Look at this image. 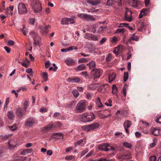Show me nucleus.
Masks as SVG:
<instances>
[{
    "label": "nucleus",
    "instance_id": "obj_1",
    "mask_svg": "<svg viewBox=\"0 0 161 161\" xmlns=\"http://www.w3.org/2000/svg\"><path fill=\"white\" fill-rule=\"evenodd\" d=\"M31 6L35 13H39L42 9L41 4L39 0H31Z\"/></svg>",
    "mask_w": 161,
    "mask_h": 161
},
{
    "label": "nucleus",
    "instance_id": "obj_2",
    "mask_svg": "<svg viewBox=\"0 0 161 161\" xmlns=\"http://www.w3.org/2000/svg\"><path fill=\"white\" fill-rule=\"evenodd\" d=\"M95 119V115L93 114L90 113L89 114H84L80 115V120L84 123L92 121Z\"/></svg>",
    "mask_w": 161,
    "mask_h": 161
},
{
    "label": "nucleus",
    "instance_id": "obj_3",
    "mask_svg": "<svg viewBox=\"0 0 161 161\" xmlns=\"http://www.w3.org/2000/svg\"><path fill=\"white\" fill-rule=\"evenodd\" d=\"M86 102L84 100L80 101L78 102L75 108L76 113H81L84 111L85 108Z\"/></svg>",
    "mask_w": 161,
    "mask_h": 161
},
{
    "label": "nucleus",
    "instance_id": "obj_4",
    "mask_svg": "<svg viewBox=\"0 0 161 161\" xmlns=\"http://www.w3.org/2000/svg\"><path fill=\"white\" fill-rule=\"evenodd\" d=\"M39 28L41 30L40 32L42 34L46 35L48 32V28L50 27L49 25H47L45 24L40 25L38 26Z\"/></svg>",
    "mask_w": 161,
    "mask_h": 161
},
{
    "label": "nucleus",
    "instance_id": "obj_5",
    "mask_svg": "<svg viewBox=\"0 0 161 161\" xmlns=\"http://www.w3.org/2000/svg\"><path fill=\"white\" fill-rule=\"evenodd\" d=\"M18 9L19 13L20 14H25L27 13V8L24 3H19Z\"/></svg>",
    "mask_w": 161,
    "mask_h": 161
},
{
    "label": "nucleus",
    "instance_id": "obj_6",
    "mask_svg": "<svg viewBox=\"0 0 161 161\" xmlns=\"http://www.w3.org/2000/svg\"><path fill=\"white\" fill-rule=\"evenodd\" d=\"M132 11L129 8H126V11L125 14L124 19L126 21L130 22L132 20Z\"/></svg>",
    "mask_w": 161,
    "mask_h": 161
},
{
    "label": "nucleus",
    "instance_id": "obj_7",
    "mask_svg": "<svg viewBox=\"0 0 161 161\" xmlns=\"http://www.w3.org/2000/svg\"><path fill=\"white\" fill-rule=\"evenodd\" d=\"M26 110L21 108H18L16 110V113L17 116L19 118L24 116L26 113Z\"/></svg>",
    "mask_w": 161,
    "mask_h": 161
},
{
    "label": "nucleus",
    "instance_id": "obj_8",
    "mask_svg": "<svg viewBox=\"0 0 161 161\" xmlns=\"http://www.w3.org/2000/svg\"><path fill=\"white\" fill-rule=\"evenodd\" d=\"M17 142L13 139H11L8 142V148L10 151H13L16 147Z\"/></svg>",
    "mask_w": 161,
    "mask_h": 161
},
{
    "label": "nucleus",
    "instance_id": "obj_9",
    "mask_svg": "<svg viewBox=\"0 0 161 161\" xmlns=\"http://www.w3.org/2000/svg\"><path fill=\"white\" fill-rule=\"evenodd\" d=\"M109 146L107 143L103 144L100 145L98 147V149L101 150L108 151L109 150L111 151V150H114V148L113 147H111V149L108 148V147Z\"/></svg>",
    "mask_w": 161,
    "mask_h": 161
},
{
    "label": "nucleus",
    "instance_id": "obj_10",
    "mask_svg": "<svg viewBox=\"0 0 161 161\" xmlns=\"http://www.w3.org/2000/svg\"><path fill=\"white\" fill-rule=\"evenodd\" d=\"M75 22L74 20L72 18H64L62 19L61 23L62 25L72 24Z\"/></svg>",
    "mask_w": 161,
    "mask_h": 161
},
{
    "label": "nucleus",
    "instance_id": "obj_11",
    "mask_svg": "<svg viewBox=\"0 0 161 161\" xmlns=\"http://www.w3.org/2000/svg\"><path fill=\"white\" fill-rule=\"evenodd\" d=\"M150 10L149 8H143L140 12V14L139 15V18L141 19L144 16H146L149 14Z\"/></svg>",
    "mask_w": 161,
    "mask_h": 161
},
{
    "label": "nucleus",
    "instance_id": "obj_12",
    "mask_svg": "<svg viewBox=\"0 0 161 161\" xmlns=\"http://www.w3.org/2000/svg\"><path fill=\"white\" fill-rule=\"evenodd\" d=\"M35 123V120L32 118L27 119L25 121V126L28 127H32Z\"/></svg>",
    "mask_w": 161,
    "mask_h": 161
},
{
    "label": "nucleus",
    "instance_id": "obj_13",
    "mask_svg": "<svg viewBox=\"0 0 161 161\" xmlns=\"http://www.w3.org/2000/svg\"><path fill=\"white\" fill-rule=\"evenodd\" d=\"M116 3H118L119 4H121V0H107L106 3V5L112 6Z\"/></svg>",
    "mask_w": 161,
    "mask_h": 161
},
{
    "label": "nucleus",
    "instance_id": "obj_14",
    "mask_svg": "<svg viewBox=\"0 0 161 161\" xmlns=\"http://www.w3.org/2000/svg\"><path fill=\"white\" fill-rule=\"evenodd\" d=\"M101 0H86V2L92 6L97 5L101 3Z\"/></svg>",
    "mask_w": 161,
    "mask_h": 161
},
{
    "label": "nucleus",
    "instance_id": "obj_15",
    "mask_svg": "<svg viewBox=\"0 0 161 161\" xmlns=\"http://www.w3.org/2000/svg\"><path fill=\"white\" fill-rule=\"evenodd\" d=\"M53 124L50 123L43 128L42 130V131L45 133H47L51 130L53 128Z\"/></svg>",
    "mask_w": 161,
    "mask_h": 161
},
{
    "label": "nucleus",
    "instance_id": "obj_16",
    "mask_svg": "<svg viewBox=\"0 0 161 161\" xmlns=\"http://www.w3.org/2000/svg\"><path fill=\"white\" fill-rule=\"evenodd\" d=\"M131 125V122L130 121L127 120H126L123 124L125 128L126 132L127 133H129V131L128 129V128L130 127Z\"/></svg>",
    "mask_w": 161,
    "mask_h": 161
},
{
    "label": "nucleus",
    "instance_id": "obj_17",
    "mask_svg": "<svg viewBox=\"0 0 161 161\" xmlns=\"http://www.w3.org/2000/svg\"><path fill=\"white\" fill-rule=\"evenodd\" d=\"M30 35L31 36L33 37L34 41V44L36 45L39 43V37L37 36L35 32H31L30 33Z\"/></svg>",
    "mask_w": 161,
    "mask_h": 161
},
{
    "label": "nucleus",
    "instance_id": "obj_18",
    "mask_svg": "<svg viewBox=\"0 0 161 161\" xmlns=\"http://www.w3.org/2000/svg\"><path fill=\"white\" fill-rule=\"evenodd\" d=\"M67 81L71 82L78 83L80 80V79L79 77L74 76L72 78H68L67 79Z\"/></svg>",
    "mask_w": 161,
    "mask_h": 161
},
{
    "label": "nucleus",
    "instance_id": "obj_19",
    "mask_svg": "<svg viewBox=\"0 0 161 161\" xmlns=\"http://www.w3.org/2000/svg\"><path fill=\"white\" fill-rule=\"evenodd\" d=\"M87 65L89 66L90 69L91 70H100L98 69L95 68L96 64L94 61H92L88 63L87 64Z\"/></svg>",
    "mask_w": 161,
    "mask_h": 161
},
{
    "label": "nucleus",
    "instance_id": "obj_20",
    "mask_svg": "<svg viewBox=\"0 0 161 161\" xmlns=\"http://www.w3.org/2000/svg\"><path fill=\"white\" fill-rule=\"evenodd\" d=\"M91 75L94 79L99 78L100 76V71H91Z\"/></svg>",
    "mask_w": 161,
    "mask_h": 161
},
{
    "label": "nucleus",
    "instance_id": "obj_21",
    "mask_svg": "<svg viewBox=\"0 0 161 161\" xmlns=\"http://www.w3.org/2000/svg\"><path fill=\"white\" fill-rule=\"evenodd\" d=\"M89 125L91 131H92L98 128L100 126L99 124L97 122L91 124Z\"/></svg>",
    "mask_w": 161,
    "mask_h": 161
},
{
    "label": "nucleus",
    "instance_id": "obj_22",
    "mask_svg": "<svg viewBox=\"0 0 161 161\" xmlns=\"http://www.w3.org/2000/svg\"><path fill=\"white\" fill-rule=\"evenodd\" d=\"M139 1L136 0H129V3H132L131 6L134 7H136L138 6L140 4Z\"/></svg>",
    "mask_w": 161,
    "mask_h": 161
},
{
    "label": "nucleus",
    "instance_id": "obj_23",
    "mask_svg": "<svg viewBox=\"0 0 161 161\" xmlns=\"http://www.w3.org/2000/svg\"><path fill=\"white\" fill-rule=\"evenodd\" d=\"M33 152L32 149H27L25 150L22 151L20 153L21 155H26L30 153Z\"/></svg>",
    "mask_w": 161,
    "mask_h": 161
},
{
    "label": "nucleus",
    "instance_id": "obj_24",
    "mask_svg": "<svg viewBox=\"0 0 161 161\" xmlns=\"http://www.w3.org/2000/svg\"><path fill=\"white\" fill-rule=\"evenodd\" d=\"M65 62L66 64L68 65H73L75 63L74 60L72 58H67L65 60Z\"/></svg>",
    "mask_w": 161,
    "mask_h": 161
},
{
    "label": "nucleus",
    "instance_id": "obj_25",
    "mask_svg": "<svg viewBox=\"0 0 161 161\" xmlns=\"http://www.w3.org/2000/svg\"><path fill=\"white\" fill-rule=\"evenodd\" d=\"M139 38L138 36L135 35V34L134 33L132 36L130 37L128 40V42H130L131 40L137 41L138 40Z\"/></svg>",
    "mask_w": 161,
    "mask_h": 161
},
{
    "label": "nucleus",
    "instance_id": "obj_26",
    "mask_svg": "<svg viewBox=\"0 0 161 161\" xmlns=\"http://www.w3.org/2000/svg\"><path fill=\"white\" fill-rule=\"evenodd\" d=\"M116 77V74L115 73H113L109 75L108 80L110 83H111V82L114 81Z\"/></svg>",
    "mask_w": 161,
    "mask_h": 161
},
{
    "label": "nucleus",
    "instance_id": "obj_27",
    "mask_svg": "<svg viewBox=\"0 0 161 161\" xmlns=\"http://www.w3.org/2000/svg\"><path fill=\"white\" fill-rule=\"evenodd\" d=\"M8 117L10 120H13L14 119V116L13 112L12 111L8 112Z\"/></svg>",
    "mask_w": 161,
    "mask_h": 161
},
{
    "label": "nucleus",
    "instance_id": "obj_28",
    "mask_svg": "<svg viewBox=\"0 0 161 161\" xmlns=\"http://www.w3.org/2000/svg\"><path fill=\"white\" fill-rule=\"evenodd\" d=\"M137 30L139 31H142L144 29L145 24L143 22H142L139 24Z\"/></svg>",
    "mask_w": 161,
    "mask_h": 161
},
{
    "label": "nucleus",
    "instance_id": "obj_29",
    "mask_svg": "<svg viewBox=\"0 0 161 161\" xmlns=\"http://www.w3.org/2000/svg\"><path fill=\"white\" fill-rule=\"evenodd\" d=\"M81 128L83 130L86 132L91 131L89 125L81 126Z\"/></svg>",
    "mask_w": 161,
    "mask_h": 161
},
{
    "label": "nucleus",
    "instance_id": "obj_30",
    "mask_svg": "<svg viewBox=\"0 0 161 161\" xmlns=\"http://www.w3.org/2000/svg\"><path fill=\"white\" fill-rule=\"evenodd\" d=\"M86 19L87 21L90 20L94 21L96 20V18L92 15L87 14L86 17Z\"/></svg>",
    "mask_w": 161,
    "mask_h": 161
},
{
    "label": "nucleus",
    "instance_id": "obj_31",
    "mask_svg": "<svg viewBox=\"0 0 161 161\" xmlns=\"http://www.w3.org/2000/svg\"><path fill=\"white\" fill-rule=\"evenodd\" d=\"M55 136V137L57 139H62L63 138L64 135L60 133H56L54 135Z\"/></svg>",
    "mask_w": 161,
    "mask_h": 161
},
{
    "label": "nucleus",
    "instance_id": "obj_32",
    "mask_svg": "<svg viewBox=\"0 0 161 161\" xmlns=\"http://www.w3.org/2000/svg\"><path fill=\"white\" fill-rule=\"evenodd\" d=\"M123 145L125 147L129 149H131L132 147V145L131 143L126 142H124Z\"/></svg>",
    "mask_w": 161,
    "mask_h": 161
},
{
    "label": "nucleus",
    "instance_id": "obj_33",
    "mask_svg": "<svg viewBox=\"0 0 161 161\" xmlns=\"http://www.w3.org/2000/svg\"><path fill=\"white\" fill-rule=\"evenodd\" d=\"M152 134L155 136H158L159 134V130L158 129L153 128L151 130Z\"/></svg>",
    "mask_w": 161,
    "mask_h": 161
},
{
    "label": "nucleus",
    "instance_id": "obj_34",
    "mask_svg": "<svg viewBox=\"0 0 161 161\" xmlns=\"http://www.w3.org/2000/svg\"><path fill=\"white\" fill-rule=\"evenodd\" d=\"M86 66L84 64L79 65L77 68V70H83L86 69Z\"/></svg>",
    "mask_w": 161,
    "mask_h": 161
},
{
    "label": "nucleus",
    "instance_id": "obj_35",
    "mask_svg": "<svg viewBox=\"0 0 161 161\" xmlns=\"http://www.w3.org/2000/svg\"><path fill=\"white\" fill-rule=\"evenodd\" d=\"M126 31L125 29L124 28L118 29L114 32V34L121 33L123 34Z\"/></svg>",
    "mask_w": 161,
    "mask_h": 161
},
{
    "label": "nucleus",
    "instance_id": "obj_36",
    "mask_svg": "<svg viewBox=\"0 0 161 161\" xmlns=\"http://www.w3.org/2000/svg\"><path fill=\"white\" fill-rule=\"evenodd\" d=\"M96 103L97 106L98 107L101 108L103 107V105L99 97H98L96 100Z\"/></svg>",
    "mask_w": 161,
    "mask_h": 161
},
{
    "label": "nucleus",
    "instance_id": "obj_37",
    "mask_svg": "<svg viewBox=\"0 0 161 161\" xmlns=\"http://www.w3.org/2000/svg\"><path fill=\"white\" fill-rule=\"evenodd\" d=\"M89 60V58H81L78 60V62L79 63L86 62Z\"/></svg>",
    "mask_w": 161,
    "mask_h": 161
},
{
    "label": "nucleus",
    "instance_id": "obj_38",
    "mask_svg": "<svg viewBox=\"0 0 161 161\" xmlns=\"http://www.w3.org/2000/svg\"><path fill=\"white\" fill-rule=\"evenodd\" d=\"M43 77L42 79L43 81L45 82L47 80H48V74L46 72H44L43 73Z\"/></svg>",
    "mask_w": 161,
    "mask_h": 161
},
{
    "label": "nucleus",
    "instance_id": "obj_39",
    "mask_svg": "<svg viewBox=\"0 0 161 161\" xmlns=\"http://www.w3.org/2000/svg\"><path fill=\"white\" fill-rule=\"evenodd\" d=\"M112 93L114 94H116L118 92L117 88L115 85H113L112 86Z\"/></svg>",
    "mask_w": 161,
    "mask_h": 161
},
{
    "label": "nucleus",
    "instance_id": "obj_40",
    "mask_svg": "<svg viewBox=\"0 0 161 161\" xmlns=\"http://www.w3.org/2000/svg\"><path fill=\"white\" fill-rule=\"evenodd\" d=\"M97 84H92L89 86V88L92 90L96 89L97 87Z\"/></svg>",
    "mask_w": 161,
    "mask_h": 161
},
{
    "label": "nucleus",
    "instance_id": "obj_41",
    "mask_svg": "<svg viewBox=\"0 0 161 161\" xmlns=\"http://www.w3.org/2000/svg\"><path fill=\"white\" fill-rule=\"evenodd\" d=\"M129 76V74L128 72H124V82H125L128 80Z\"/></svg>",
    "mask_w": 161,
    "mask_h": 161
},
{
    "label": "nucleus",
    "instance_id": "obj_42",
    "mask_svg": "<svg viewBox=\"0 0 161 161\" xmlns=\"http://www.w3.org/2000/svg\"><path fill=\"white\" fill-rule=\"evenodd\" d=\"M11 136V135L9 134L8 135H5L4 136L1 135L0 136V138L2 140H6L9 138Z\"/></svg>",
    "mask_w": 161,
    "mask_h": 161
},
{
    "label": "nucleus",
    "instance_id": "obj_43",
    "mask_svg": "<svg viewBox=\"0 0 161 161\" xmlns=\"http://www.w3.org/2000/svg\"><path fill=\"white\" fill-rule=\"evenodd\" d=\"M74 96L75 97H77L79 95V93L78 91L76 90H74L72 92Z\"/></svg>",
    "mask_w": 161,
    "mask_h": 161
},
{
    "label": "nucleus",
    "instance_id": "obj_44",
    "mask_svg": "<svg viewBox=\"0 0 161 161\" xmlns=\"http://www.w3.org/2000/svg\"><path fill=\"white\" fill-rule=\"evenodd\" d=\"M92 34L86 33L85 34L84 38L86 39L90 40Z\"/></svg>",
    "mask_w": 161,
    "mask_h": 161
},
{
    "label": "nucleus",
    "instance_id": "obj_45",
    "mask_svg": "<svg viewBox=\"0 0 161 161\" xmlns=\"http://www.w3.org/2000/svg\"><path fill=\"white\" fill-rule=\"evenodd\" d=\"M9 128L12 131H14L17 128V126L16 124H14L12 126H9Z\"/></svg>",
    "mask_w": 161,
    "mask_h": 161
},
{
    "label": "nucleus",
    "instance_id": "obj_46",
    "mask_svg": "<svg viewBox=\"0 0 161 161\" xmlns=\"http://www.w3.org/2000/svg\"><path fill=\"white\" fill-rule=\"evenodd\" d=\"M119 51V48L118 47V46L117 47H115V49L113 51V53H115L116 55H117L118 54Z\"/></svg>",
    "mask_w": 161,
    "mask_h": 161
},
{
    "label": "nucleus",
    "instance_id": "obj_47",
    "mask_svg": "<svg viewBox=\"0 0 161 161\" xmlns=\"http://www.w3.org/2000/svg\"><path fill=\"white\" fill-rule=\"evenodd\" d=\"M112 58V54L111 53H108L107 54V57L106 58V61L107 62H109L111 61V59Z\"/></svg>",
    "mask_w": 161,
    "mask_h": 161
},
{
    "label": "nucleus",
    "instance_id": "obj_48",
    "mask_svg": "<svg viewBox=\"0 0 161 161\" xmlns=\"http://www.w3.org/2000/svg\"><path fill=\"white\" fill-rule=\"evenodd\" d=\"M90 40L93 41H97L98 40V39L97 36L92 34Z\"/></svg>",
    "mask_w": 161,
    "mask_h": 161
},
{
    "label": "nucleus",
    "instance_id": "obj_49",
    "mask_svg": "<svg viewBox=\"0 0 161 161\" xmlns=\"http://www.w3.org/2000/svg\"><path fill=\"white\" fill-rule=\"evenodd\" d=\"M157 141V140L156 139H154L153 140V142L151 143L150 145V147H154L156 145Z\"/></svg>",
    "mask_w": 161,
    "mask_h": 161
},
{
    "label": "nucleus",
    "instance_id": "obj_50",
    "mask_svg": "<svg viewBox=\"0 0 161 161\" xmlns=\"http://www.w3.org/2000/svg\"><path fill=\"white\" fill-rule=\"evenodd\" d=\"M29 105V102L27 101H25L24 103V109L26 110L27 108L28 107Z\"/></svg>",
    "mask_w": 161,
    "mask_h": 161
},
{
    "label": "nucleus",
    "instance_id": "obj_51",
    "mask_svg": "<svg viewBox=\"0 0 161 161\" xmlns=\"http://www.w3.org/2000/svg\"><path fill=\"white\" fill-rule=\"evenodd\" d=\"M87 14H79L78 15V17H80L81 19H86V17Z\"/></svg>",
    "mask_w": 161,
    "mask_h": 161
},
{
    "label": "nucleus",
    "instance_id": "obj_52",
    "mask_svg": "<svg viewBox=\"0 0 161 161\" xmlns=\"http://www.w3.org/2000/svg\"><path fill=\"white\" fill-rule=\"evenodd\" d=\"M23 29H20V30H21L23 34L25 35H26V29L25 28V25H23Z\"/></svg>",
    "mask_w": 161,
    "mask_h": 161
},
{
    "label": "nucleus",
    "instance_id": "obj_53",
    "mask_svg": "<svg viewBox=\"0 0 161 161\" xmlns=\"http://www.w3.org/2000/svg\"><path fill=\"white\" fill-rule=\"evenodd\" d=\"M74 158V157L72 155L67 156L65 158V159L67 160H71Z\"/></svg>",
    "mask_w": 161,
    "mask_h": 161
},
{
    "label": "nucleus",
    "instance_id": "obj_54",
    "mask_svg": "<svg viewBox=\"0 0 161 161\" xmlns=\"http://www.w3.org/2000/svg\"><path fill=\"white\" fill-rule=\"evenodd\" d=\"M83 142V139H80L77 141L76 143H75V146H76L77 145H79L81 144Z\"/></svg>",
    "mask_w": 161,
    "mask_h": 161
},
{
    "label": "nucleus",
    "instance_id": "obj_55",
    "mask_svg": "<svg viewBox=\"0 0 161 161\" xmlns=\"http://www.w3.org/2000/svg\"><path fill=\"white\" fill-rule=\"evenodd\" d=\"M98 9H97L96 10H95L94 8H92L90 9L89 10H88V12H89L93 13L94 12H98Z\"/></svg>",
    "mask_w": 161,
    "mask_h": 161
},
{
    "label": "nucleus",
    "instance_id": "obj_56",
    "mask_svg": "<svg viewBox=\"0 0 161 161\" xmlns=\"http://www.w3.org/2000/svg\"><path fill=\"white\" fill-rule=\"evenodd\" d=\"M19 63H20L22 66L26 68H27L29 66L28 64L26 63L23 61V62H19Z\"/></svg>",
    "mask_w": 161,
    "mask_h": 161
},
{
    "label": "nucleus",
    "instance_id": "obj_57",
    "mask_svg": "<svg viewBox=\"0 0 161 161\" xmlns=\"http://www.w3.org/2000/svg\"><path fill=\"white\" fill-rule=\"evenodd\" d=\"M14 42L12 40H9L8 42V45L9 46H12L14 45Z\"/></svg>",
    "mask_w": 161,
    "mask_h": 161
},
{
    "label": "nucleus",
    "instance_id": "obj_58",
    "mask_svg": "<svg viewBox=\"0 0 161 161\" xmlns=\"http://www.w3.org/2000/svg\"><path fill=\"white\" fill-rule=\"evenodd\" d=\"M35 22V18H30L29 19V23L31 25H34Z\"/></svg>",
    "mask_w": 161,
    "mask_h": 161
},
{
    "label": "nucleus",
    "instance_id": "obj_59",
    "mask_svg": "<svg viewBox=\"0 0 161 161\" xmlns=\"http://www.w3.org/2000/svg\"><path fill=\"white\" fill-rule=\"evenodd\" d=\"M4 48L8 53H9L10 52L11 49L9 47L7 46H5Z\"/></svg>",
    "mask_w": 161,
    "mask_h": 161
},
{
    "label": "nucleus",
    "instance_id": "obj_60",
    "mask_svg": "<svg viewBox=\"0 0 161 161\" xmlns=\"http://www.w3.org/2000/svg\"><path fill=\"white\" fill-rule=\"evenodd\" d=\"M88 151L87 149L81 152V156L82 157L87 153Z\"/></svg>",
    "mask_w": 161,
    "mask_h": 161
},
{
    "label": "nucleus",
    "instance_id": "obj_61",
    "mask_svg": "<svg viewBox=\"0 0 161 161\" xmlns=\"http://www.w3.org/2000/svg\"><path fill=\"white\" fill-rule=\"evenodd\" d=\"M150 161H156V157L155 156H151L149 158Z\"/></svg>",
    "mask_w": 161,
    "mask_h": 161
},
{
    "label": "nucleus",
    "instance_id": "obj_62",
    "mask_svg": "<svg viewBox=\"0 0 161 161\" xmlns=\"http://www.w3.org/2000/svg\"><path fill=\"white\" fill-rule=\"evenodd\" d=\"M27 72L28 74L27 75V77L30 80H31L29 76H32V75L33 71H27Z\"/></svg>",
    "mask_w": 161,
    "mask_h": 161
},
{
    "label": "nucleus",
    "instance_id": "obj_63",
    "mask_svg": "<svg viewBox=\"0 0 161 161\" xmlns=\"http://www.w3.org/2000/svg\"><path fill=\"white\" fill-rule=\"evenodd\" d=\"M50 64L49 61H47L45 63V67L46 68H48L50 66Z\"/></svg>",
    "mask_w": 161,
    "mask_h": 161
},
{
    "label": "nucleus",
    "instance_id": "obj_64",
    "mask_svg": "<svg viewBox=\"0 0 161 161\" xmlns=\"http://www.w3.org/2000/svg\"><path fill=\"white\" fill-rule=\"evenodd\" d=\"M156 121L157 122L161 124V115L158 118H157L156 119Z\"/></svg>",
    "mask_w": 161,
    "mask_h": 161
}]
</instances>
